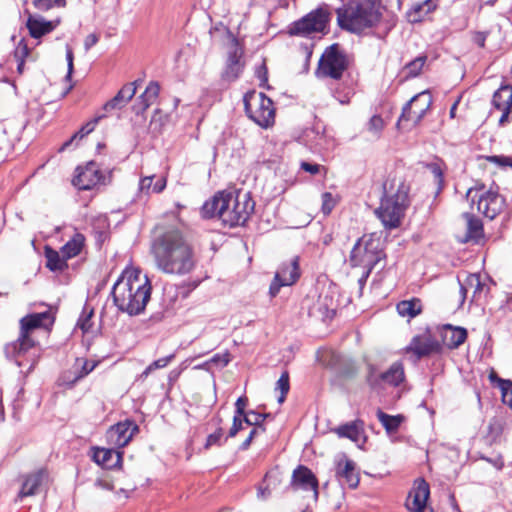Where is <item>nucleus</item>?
Wrapping results in <instances>:
<instances>
[{"mask_svg": "<svg viewBox=\"0 0 512 512\" xmlns=\"http://www.w3.org/2000/svg\"><path fill=\"white\" fill-rule=\"evenodd\" d=\"M492 104L495 109L502 112L499 118V124L505 125L509 121V113L512 106V86L502 85L497 91H495Z\"/></svg>", "mask_w": 512, "mask_h": 512, "instance_id": "obj_21", "label": "nucleus"}, {"mask_svg": "<svg viewBox=\"0 0 512 512\" xmlns=\"http://www.w3.org/2000/svg\"><path fill=\"white\" fill-rule=\"evenodd\" d=\"M151 283L135 268L125 269L112 288V297L119 311L130 316L142 313L150 299Z\"/></svg>", "mask_w": 512, "mask_h": 512, "instance_id": "obj_2", "label": "nucleus"}, {"mask_svg": "<svg viewBox=\"0 0 512 512\" xmlns=\"http://www.w3.org/2000/svg\"><path fill=\"white\" fill-rule=\"evenodd\" d=\"M93 316V309H87L86 307L83 309L78 322L77 326L83 331L88 332L91 328V318Z\"/></svg>", "mask_w": 512, "mask_h": 512, "instance_id": "obj_48", "label": "nucleus"}, {"mask_svg": "<svg viewBox=\"0 0 512 512\" xmlns=\"http://www.w3.org/2000/svg\"><path fill=\"white\" fill-rule=\"evenodd\" d=\"M487 38L486 32H476L473 36V41L476 43L480 48H483L485 46V41Z\"/></svg>", "mask_w": 512, "mask_h": 512, "instance_id": "obj_64", "label": "nucleus"}, {"mask_svg": "<svg viewBox=\"0 0 512 512\" xmlns=\"http://www.w3.org/2000/svg\"><path fill=\"white\" fill-rule=\"evenodd\" d=\"M248 400L246 397H239L235 403V415L244 417L247 413L245 412V408L247 406Z\"/></svg>", "mask_w": 512, "mask_h": 512, "instance_id": "obj_58", "label": "nucleus"}, {"mask_svg": "<svg viewBox=\"0 0 512 512\" xmlns=\"http://www.w3.org/2000/svg\"><path fill=\"white\" fill-rule=\"evenodd\" d=\"M499 387L502 393L503 403L512 409V381L500 379Z\"/></svg>", "mask_w": 512, "mask_h": 512, "instance_id": "obj_46", "label": "nucleus"}, {"mask_svg": "<svg viewBox=\"0 0 512 512\" xmlns=\"http://www.w3.org/2000/svg\"><path fill=\"white\" fill-rule=\"evenodd\" d=\"M485 159L491 163L496 164L499 167H511L512 168V158L504 155H492L486 156Z\"/></svg>", "mask_w": 512, "mask_h": 512, "instance_id": "obj_51", "label": "nucleus"}, {"mask_svg": "<svg viewBox=\"0 0 512 512\" xmlns=\"http://www.w3.org/2000/svg\"><path fill=\"white\" fill-rule=\"evenodd\" d=\"M222 438H223V430H222V428H218L214 433H211L207 436L206 442L204 444V448L206 450H208L213 446H221Z\"/></svg>", "mask_w": 512, "mask_h": 512, "instance_id": "obj_49", "label": "nucleus"}, {"mask_svg": "<svg viewBox=\"0 0 512 512\" xmlns=\"http://www.w3.org/2000/svg\"><path fill=\"white\" fill-rule=\"evenodd\" d=\"M426 168L433 174L439 186L443 184V169L442 163L439 161L426 164Z\"/></svg>", "mask_w": 512, "mask_h": 512, "instance_id": "obj_50", "label": "nucleus"}, {"mask_svg": "<svg viewBox=\"0 0 512 512\" xmlns=\"http://www.w3.org/2000/svg\"><path fill=\"white\" fill-rule=\"evenodd\" d=\"M407 352L413 353L417 359L441 351V344L430 334L416 335L406 347Z\"/></svg>", "mask_w": 512, "mask_h": 512, "instance_id": "obj_17", "label": "nucleus"}, {"mask_svg": "<svg viewBox=\"0 0 512 512\" xmlns=\"http://www.w3.org/2000/svg\"><path fill=\"white\" fill-rule=\"evenodd\" d=\"M269 416V414H262L255 411H249L244 416V422L247 425L259 427L261 428V432H265V428L263 427L262 423Z\"/></svg>", "mask_w": 512, "mask_h": 512, "instance_id": "obj_43", "label": "nucleus"}, {"mask_svg": "<svg viewBox=\"0 0 512 512\" xmlns=\"http://www.w3.org/2000/svg\"><path fill=\"white\" fill-rule=\"evenodd\" d=\"M404 379V367L401 362L393 363L387 371L379 375L374 374V372H370L367 377V381L372 388L379 387L382 382L391 386H398L404 381Z\"/></svg>", "mask_w": 512, "mask_h": 512, "instance_id": "obj_16", "label": "nucleus"}, {"mask_svg": "<svg viewBox=\"0 0 512 512\" xmlns=\"http://www.w3.org/2000/svg\"><path fill=\"white\" fill-rule=\"evenodd\" d=\"M443 344L449 349L458 348L467 338V331L462 327L445 325L441 332Z\"/></svg>", "mask_w": 512, "mask_h": 512, "instance_id": "obj_27", "label": "nucleus"}, {"mask_svg": "<svg viewBox=\"0 0 512 512\" xmlns=\"http://www.w3.org/2000/svg\"><path fill=\"white\" fill-rule=\"evenodd\" d=\"M53 323V317L49 311L32 313L20 320V334L22 338L32 337L34 330L47 327Z\"/></svg>", "mask_w": 512, "mask_h": 512, "instance_id": "obj_20", "label": "nucleus"}, {"mask_svg": "<svg viewBox=\"0 0 512 512\" xmlns=\"http://www.w3.org/2000/svg\"><path fill=\"white\" fill-rule=\"evenodd\" d=\"M241 56V49L235 46L233 51L229 53L225 70L222 73L223 80L233 82L240 76L243 70V64L240 61Z\"/></svg>", "mask_w": 512, "mask_h": 512, "instance_id": "obj_25", "label": "nucleus"}, {"mask_svg": "<svg viewBox=\"0 0 512 512\" xmlns=\"http://www.w3.org/2000/svg\"><path fill=\"white\" fill-rule=\"evenodd\" d=\"M30 54V50L24 40H21L15 48L14 58L17 61V71L19 74L24 72L25 58Z\"/></svg>", "mask_w": 512, "mask_h": 512, "instance_id": "obj_38", "label": "nucleus"}, {"mask_svg": "<svg viewBox=\"0 0 512 512\" xmlns=\"http://www.w3.org/2000/svg\"><path fill=\"white\" fill-rule=\"evenodd\" d=\"M60 20L55 21H47L43 17L40 16H29L27 20V28L29 30V34L33 38H40L50 32H52Z\"/></svg>", "mask_w": 512, "mask_h": 512, "instance_id": "obj_26", "label": "nucleus"}, {"mask_svg": "<svg viewBox=\"0 0 512 512\" xmlns=\"http://www.w3.org/2000/svg\"><path fill=\"white\" fill-rule=\"evenodd\" d=\"M105 115H99L97 117H95L93 120L87 122L85 125H83L79 131H77L68 141L64 142L60 148V151H63L65 149H67L72 143L74 140L76 139H82L84 138L86 135H88L89 133H91L97 123L99 122L100 119L104 118Z\"/></svg>", "mask_w": 512, "mask_h": 512, "instance_id": "obj_36", "label": "nucleus"}, {"mask_svg": "<svg viewBox=\"0 0 512 512\" xmlns=\"http://www.w3.org/2000/svg\"><path fill=\"white\" fill-rule=\"evenodd\" d=\"M36 345L35 340L32 337L22 338V334L19 333L18 338L15 341L7 343L4 346V354L7 359L12 360L19 368H25L29 364L26 373H29L35 366V358L24 360V358L31 349Z\"/></svg>", "mask_w": 512, "mask_h": 512, "instance_id": "obj_10", "label": "nucleus"}, {"mask_svg": "<svg viewBox=\"0 0 512 512\" xmlns=\"http://www.w3.org/2000/svg\"><path fill=\"white\" fill-rule=\"evenodd\" d=\"M275 389L280 391V395L278 397V403L282 404L285 401L286 395L288 394L289 389H290L289 373H288V371H284L281 374L280 378L276 382Z\"/></svg>", "mask_w": 512, "mask_h": 512, "instance_id": "obj_42", "label": "nucleus"}, {"mask_svg": "<svg viewBox=\"0 0 512 512\" xmlns=\"http://www.w3.org/2000/svg\"><path fill=\"white\" fill-rule=\"evenodd\" d=\"M431 97L428 93L422 92L411 98L402 109V113L397 121L399 127L404 122L418 124L424 117L426 111L430 108Z\"/></svg>", "mask_w": 512, "mask_h": 512, "instance_id": "obj_12", "label": "nucleus"}, {"mask_svg": "<svg viewBox=\"0 0 512 512\" xmlns=\"http://www.w3.org/2000/svg\"><path fill=\"white\" fill-rule=\"evenodd\" d=\"M66 60H67V68H68L66 78L70 79L72 76L73 70H74V64H73L74 55H73L72 48L68 45L66 46Z\"/></svg>", "mask_w": 512, "mask_h": 512, "instance_id": "obj_57", "label": "nucleus"}, {"mask_svg": "<svg viewBox=\"0 0 512 512\" xmlns=\"http://www.w3.org/2000/svg\"><path fill=\"white\" fill-rule=\"evenodd\" d=\"M427 60L426 56H418L414 60L407 63L404 67L407 76L416 77L422 71V68Z\"/></svg>", "mask_w": 512, "mask_h": 512, "instance_id": "obj_41", "label": "nucleus"}, {"mask_svg": "<svg viewBox=\"0 0 512 512\" xmlns=\"http://www.w3.org/2000/svg\"><path fill=\"white\" fill-rule=\"evenodd\" d=\"M383 9L381 0H349L336 9L337 22L342 29L360 34L380 23Z\"/></svg>", "mask_w": 512, "mask_h": 512, "instance_id": "obj_4", "label": "nucleus"}, {"mask_svg": "<svg viewBox=\"0 0 512 512\" xmlns=\"http://www.w3.org/2000/svg\"><path fill=\"white\" fill-rule=\"evenodd\" d=\"M483 289V284L480 281L479 275L471 274L467 277L465 282L460 283V294L462 296V302H464L466 298V294L472 290L473 298H476L478 294L481 293Z\"/></svg>", "mask_w": 512, "mask_h": 512, "instance_id": "obj_35", "label": "nucleus"}, {"mask_svg": "<svg viewBox=\"0 0 512 512\" xmlns=\"http://www.w3.org/2000/svg\"><path fill=\"white\" fill-rule=\"evenodd\" d=\"M154 179V175L141 178L139 182V191L141 193L149 194L150 191H152Z\"/></svg>", "mask_w": 512, "mask_h": 512, "instance_id": "obj_54", "label": "nucleus"}, {"mask_svg": "<svg viewBox=\"0 0 512 512\" xmlns=\"http://www.w3.org/2000/svg\"><path fill=\"white\" fill-rule=\"evenodd\" d=\"M138 431L137 424L132 420L126 419L109 428L107 440L115 448L121 449L129 444Z\"/></svg>", "mask_w": 512, "mask_h": 512, "instance_id": "obj_14", "label": "nucleus"}, {"mask_svg": "<svg viewBox=\"0 0 512 512\" xmlns=\"http://www.w3.org/2000/svg\"><path fill=\"white\" fill-rule=\"evenodd\" d=\"M430 494L429 485L421 479L416 482L406 499V507L410 512H424Z\"/></svg>", "mask_w": 512, "mask_h": 512, "instance_id": "obj_19", "label": "nucleus"}, {"mask_svg": "<svg viewBox=\"0 0 512 512\" xmlns=\"http://www.w3.org/2000/svg\"><path fill=\"white\" fill-rule=\"evenodd\" d=\"M336 433L339 437L348 438L353 442L358 443L363 435V425L359 421L347 423L339 426L336 429Z\"/></svg>", "mask_w": 512, "mask_h": 512, "instance_id": "obj_33", "label": "nucleus"}, {"mask_svg": "<svg viewBox=\"0 0 512 512\" xmlns=\"http://www.w3.org/2000/svg\"><path fill=\"white\" fill-rule=\"evenodd\" d=\"M175 358V354L172 353L166 357L159 358L151 363L154 370L165 368L173 359Z\"/></svg>", "mask_w": 512, "mask_h": 512, "instance_id": "obj_59", "label": "nucleus"}, {"mask_svg": "<svg viewBox=\"0 0 512 512\" xmlns=\"http://www.w3.org/2000/svg\"><path fill=\"white\" fill-rule=\"evenodd\" d=\"M33 6L40 11H48L55 7H65L66 0H32Z\"/></svg>", "mask_w": 512, "mask_h": 512, "instance_id": "obj_45", "label": "nucleus"}, {"mask_svg": "<svg viewBox=\"0 0 512 512\" xmlns=\"http://www.w3.org/2000/svg\"><path fill=\"white\" fill-rule=\"evenodd\" d=\"M349 65L350 58L347 52L338 43H334L327 47L320 57L316 75L318 78L339 80Z\"/></svg>", "mask_w": 512, "mask_h": 512, "instance_id": "obj_7", "label": "nucleus"}, {"mask_svg": "<svg viewBox=\"0 0 512 512\" xmlns=\"http://www.w3.org/2000/svg\"><path fill=\"white\" fill-rule=\"evenodd\" d=\"M244 107L247 116L260 127L267 128L274 123L273 102L264 93L245 94Z\"/></svg>", "mask_w": 512, "mask_h": 512, "instance_id": "obj_8", "label": "nucleus"}, {"mask_svg": "<svg viewBox=\"0 0 512 512\" xmlns=\"http://www.w3.org/2000/svg\"><path fill=\"white\" fill-rule=\"evenodd\" d=\"M77 364L80 366L81 369L77 373V375L74 377V379L72 380V384H74L78 380H80L83 377H85L86 375H88L97 366V362L96 361L80 360V359H77Z\"/></svg>", "mask_w": 512, "mask_h": 512, "instance_id": "obj_44", "label": "nucleus"}, {"mask_svg": "<svg viewBox=\"0 0 512 512\" xmlns=\"http://www.w3.org/2000/svg\"><path fill=\"white\" fill-rule=\"evenodd\" d=\"M504 199L497 190L492 188L481 192L478 196L477 210L485 217L494 219L503 209Z\"/></svg>", "mask_w": 512, "mask_h": 512, "instance_id": "obj_15", "label": "nucleus"}, {"mask_svg": "<svg viewBox=\"0 0 512 512\" xmlns=\"http://www.w3.org/2000/svg\"><path fill=\"white\" fill-rule=\"evenodd\" d=\"M396 310L400 316L412 319L422 312V303L418 298L403 300L397 304Z\"/></svg>", "mask_w": 512, "mask_h": 512, "instance_id": "obj_32", "label": "nucleus"}, {"mask_svg": "<svg viewBox=\"0 0 512 512\" xmlns=\"http://www.w3.org/2000/svg\"><path fill=\"white\" fill-rule=\"evenodd\" d=\"M410 187L405 182L398 184L397 191L392 195H385L375 214L387 229L397 228L401 224L405 210L409 206Z\"/></svg>", "mask_w": 512, "mask_h": 512, "instance_id": "obj_6", "label": "nucleus"}, {"mask_svg": "<svg viewBox=\"0 0 512 512\" xmlns=\"http://www.w3.org/2000/svg\"><path fill=\"white\" fill-rule=\"evenodd\" d=\"M165 187H166V178L160 177L155 182L153 181L152 192L160 193L165 189Z\"/></svg>", "mask_w": 512, "mask_h": 512, "instance_id": "obj_63", "label": "nucleus"}, {"mask_svg": "<svg viewBox=\"0 0 512 512\" xmlns=\"http://www.w3.org/2000/svg\"><path fill=\"white\" fill-rule=\"evenodd\" d=\"M85 243V237L81 233H75L73 237L61 248V254L70 259L80 254Z\"/></svg>", "mask_w": 512, "mask_h": 512, "instance_id": "obj_34", "label": "nucleus"}, {"mask_svg": "<svg viewBox=\"0 0 512 512\" xmlns=\"http://www.w3.org/2000/svg\"><path fill=\"white\" fill-rule=\"evenodd\" d=\"M462 217L466 221V233L461 241L464 243L470 241L477 243L484 235L482 221L474 214L468 212L463 213Z\"/></svg>", "mask_w": 512, "mask_h": 512, "instance_id": "obj_28", "label": "nucleus"}, {"mask_svg": "<svg viewBox=\"0 0 512 512\" xmlns=\"http://www.w3.org/2000/svg\"><path fill=\"white\" fill-rule=\"evenodd\" d=\"M299 277V257L295 256L290 261L282 263L276 271L269 288L271 297H275L281 287L293 285Z\"/></svg>", "mask_w": 512, "mask_h": 512, "instance_id": "obj_13", "label": "nucleus"}, {"mask_svg": "<svg viewBox=\"0 0 512 512\" xmlns=\"http://www.w3.org/2000/svg\"><path fill=\"white\" fill-rule=\"evenodd\" d=\"M377 418H378L379 422L384 426L386 431L389 433L397 431L403 421V416H401V415L392 416V415L386 414L385 412H383L381 410H378Z\"/></svg>", "mask_w": 512, "mask_h": 512, "instance_id": "obj_37", "label": "nucleus"}, {"mask_svg": "<svg viewBox=\"0 0 512 512\" xmlns=\"http://www.w3.org/2000/svg\"><path fill=\"white\" fill-rule=\"evenodd\" d=\"M136 83V81L127 83L118 91V93L123 96L127 103H129L136 94Z\"/></svg>", "mask_w": 512, "mask_h": 512, "instance_id": "obj_52", "label": "nucleus"}, {"mask_svg": "<svg viewBox=\"0 0 512 512\" xmlns=\"http://www.w3.org/2000/svg\"><path fill=\"white\" fill-rule=\"evenodd\" d=\"M151 252L156 267L165 274L184 276L190 274L197 264L192 244L177 229L155 238Z\"/></svg>", "mask_w": 512, "mask_h": 512, "instance_id": "obj_1", "label": "nucleus"}, {"mask_svg": "<svg viewBox=\"0 0 512 512\" xmlns=\"http://www.w3.org/2000/svg\"><path fill=\"white\" fill-rule=\"evenodd\" d=\"M159 92V83L151 81L146 87L145 91L138 97L140 109L137 110V113L144 112L146 109H148L157 100Z\"/></svg>", "mask_w": 512, "mask_h": 512, "instance_id": "obj_30", "label": "nucleus"}, {"mask_svg": "<svg viewBox=\"0 0 512 512\" xmlns=\"http://www.w3.org/2000/svg\"><path fill=\"white\" fill-rule=\"evenodd\" d=\"M328 22L329 13L324 9H317L292 23L289 32L299 36H309L316 32L322 33L326 30Z\"/></svg>", "mask_w": 512, "mask_h": 512, "instance_id": "obj_9", "label": "nucleus"}, {"mask_svg": "<svg viewBox=\"0 0 512 512\" xmlns=\"http://www.w3.org/2000/svg\"><path fill=\"white\" fill-rule=\"evenodd\" d=\"M230 362V355L228 352L223 354H215L211 359V364H220L221 367H225Z\"/></svg>", "mask_w": 512, "mask_h": 512, "instance_id": "obj_56", "label": "nucleus"}, {"mask_svg": "<svg viewBox=\"0 0 512 512\" xmlns=\"http://www.w3.org/2000/svg\"><path fill=\"white\" fill-rule=\"evenodd\" d=\"M45 475L46 472L41 469L25 476L22 487L18 493V498L22 499L24 497L35 495Z\"/></svg>", "mask_w": 512, "mask_h": 512, "instance_id": "obj_29", "label": "nucleus"}, {"mask_svg": "<svg viewBox=\"0 0 512 512\" xmlns=\"http://www.w3.org/2000/svg\"><path fill=\"white\" fill-rule=\"evenodd\" d=\"M128 103L125 101L122 95L117 93L111 100L107 101L103 105V110L105 112H111L113 110H121L124 108Z\"/></svg>", "mask_w": 512, "mask_h": 512, "instance_id": "obj_47", "label": "nucleus"}, {"mask_svg": "<svg viewBox=\"0 0 512 512\" xmlns=\"http://www.w3.org/2000/svg\"><path fill=\"white\" fill-rule=\"evenodd\" d=\"M99 36L96 33L89 34L84 40V48L88 51L91 47L97 44Z\"/></svg>", "mask_w": 512, "mask_h": 512, "instance_id": "obj_62", "label": "nucleus"}, {"mask_svg": "<svg viewBox=\"0 0 512 512\" xmlns=\"http://www.w3.org/2000/svg\"><path fill=\"white\" fill-rule=\"evenodd\" d=\"M45 258H46V267L53 271H63L68 267L67 265V258L64 257V255H60V253L53 248L46 246L45 247Z\"/></svg>", "mask_w": 512, "mask_h": 512, "instance_id": "obj_31", "label": "nucleus"}, {"mask_svg": "<svg viewBox=\"0 0 512 512\" xmlns=\"http://www.w3.org/2000/svg\"><path fill=\"white\" fill-rule=\"evenodd\" d=\"M244 417L236 416L233 417V424L229 430L228 437H235L237 433L243 429Z\"/></svg>", "mask_w": 512, "mask_h": 512, "instance_id": "obj_55", "label": "nucleus"}, {"mask_svg": "<svg viewBox=\"0 0 512 512\" xmlns=\"http://www.w3.org/2000/svg\"><path fill=\"white\" fill-rule=\"evenodd\" d=\"M76 171L73 184L80 190H90L99 184L105 185L111 180V172L108 175L103 174L94 161L88 162L84 167H77Z\"/></svg>", "mask_w": 512, "mask_h": 512, "instance_id": "obj_11", "label": "nucleus"}, {"mask_svg": "<svg viewBox=\"0 0 512 512\" xmlns=\"http://www.w3.org/2000/svg\"><path fill=\"white\" fill-rule=\"evenodd\" d=\"M292 484L303 490H313L317 495L318 481L312 471L303 466H298L292 474Z\"/></svg>", "mask_w": 512, "mask_h": 512, "instance_id": "obj_24", "label": "nucleus"}, {"mask_svg": "<svg viewBox=\"0 0 512 512\" xmlns=\"http://www.w3.org/2000/svg\"><path fill=\"white\" fill-rule=\"evenodd\" d=\"M335 206V200L330 192L322 194V211L325 214H329Z\"/></svg>", "mask_w": 512, "mask_h": 512, "instance_id": "obj_53", "label": "nucleus"}, {"mask_svg": "<svg viewBox=\"0 0 512 512\" xmlns=\"http://www.w3.org/2000/svg\"><path fill=\"white\" fill-rule=\"evenodd\" d=\"M300 167L305 172H308L311 175H316L319 173L321 166L319 164H314V163H309V162L303 161V162H301Z\"/></svg>", "mask_w": 512, "mask_h": 512, "instance_id": "obj_61", "label": "nucleus"}, {"mask_svg": "<svg viewBox=\"0 0 512 512\" xmlns=\"http://www.w3.org/2000/svg\"><path fill=\"white\" fill-rule=\"evenodd\" d=\"M254 207L248 192L221 191L203 204L201 213L205 218L218 217L225 225L235 227L245 224Z\"/></svg>", "mask_w": 512, "mask_h": 512, "instance_id": "obj_3", "label": "nucleus"}, {"mask_svg": "<svg viewBox=\"0 0 512 512\" xmlns=\"http://www.w3.org/2000/svg\"><path fill=\"white\" fill-rule=\"evenodd\" d=\"M335 475L342 486H347L351 489H355L360 481L354 461L345 455H342L337 460Z\"/></svg>", "mask_w": 512, "mask_h": 512, "instance_id": "obj_18", "label": "nucleus"}, {"mask_svg": "<svg viewBox=\"0 0 512 512\" xmlns=\"http://www.w3.org/2000/svg\"><path fill=\"white\" fill-rule=\"evenodd\" d=\"M436 8L434 0H425L423 2L415 3L412 6V13L417 14L418 17H414L413 21H418L424 15H427Z\"/></svg>", "mask_w": 512, "mask_h": 512, "instance_id": "obj_40", "label": "nucleus"}, {"mask_svg": "<svg viewBox=\"0 0 512 512\" xmlns=\"http://www.w3.org/2000/svg\"><path fill=\"white\" fill-rule=\"evenodd\" d=\"M385 259L383 241L375 233L364 235L354 244L349 264L352 267H363L364 278H368L371 271Z\"/></svg>", "mask_w": 512, "mask_h": 512, "instance_id": "obj_5", "label": "nucleus"}, {"mask_svg": "<svg viewBox=\"0 0 512 512\" xmlns=\"http://www.w3.org/2000/svg\"><path fill=\"white\" fill-rule=\"evenodd\" d=\"M385 127L384 120L380 115H373L367 123V131L374 139H379Z\"/></svg>", "mask_w": 512, "mask_h": 512, "instance_id": "obj_39", "label": "nucleus"}, {"mask_svg": "<svg viewBox=\"0 0 512 512\" xmlns=\"http://www.w3.org/2000/svg\"><path fill=\"white\" fill-rule=\"evenodd\" d=\"M123 452L115 449L94 448L92 459L102 468L113 469L122 464Z\"/></svg>", "mask_w": 512, "mask_h": 512, "instance_id": "obj_23", "label": "nucleus"}, {"mask_svg": "<svg viewBox=\"0 0 512 512\" xmlns=\"http://www.w3.org/2000/svg\"><path fill=\"white\" fill-rule=\"evenodd\" d=\"M22 125L14 120L0 121V151H9L19 140Z\"/></svg>", "mask_w": 512, "mask_h": 512, "instance_id": "obj_22", "label": "nucleus"}, {"mask_svg": "<svg viewBox=\"0 0 512 512\" xmlns=\"http://www.w3.org/2000/svg\"><path fill=\"white\" fill-rule=\"evenodd\" d=\"M257 78L260 81V86H264L268 82V70L266 64L263 62L256 70Z\"/></svg>", "mask_w": 512, "mask_h": 512, "instance_id": "obj_60", "label": "nucleus"}]
</instances>
